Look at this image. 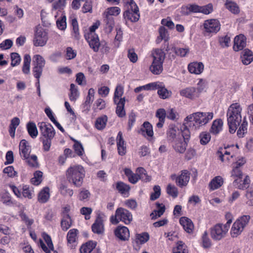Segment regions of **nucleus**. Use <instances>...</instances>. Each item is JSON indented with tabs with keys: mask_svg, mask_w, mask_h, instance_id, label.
<instances>
[{
	"mask_svg": "<svg viewBox=\"0 0 253 253\" xmlns=\"http://www.w3.org/2000/svg\"><path fill=\"white\" fill-rule=\"evenodd\" d=\"M213 117L212 112H197L192 113L184 119L185 127L196 129L208 124Z\"/></svg>",
	"mask_w": 253,
	"mask_h": 253,
	"instance_id": "f257e3e1",
	"label": "nucleus"
},
{
	"mask_svg": "<svg viewBox=\"0 0 253 253\" xmlns=\"http://www.w3.org/2000/svg\"><path fill=\"white\" fill-rule=\"evenodd\" d=\"M242 108L238 103L231 104L226 112L227 125L230 133H234L242 122Z\"/></svg>",
	"mask_w": 253,
	"mask_h": 253,
	"instance_id": "f03ea898",
	"label": "nucleus"
},
{
	"mask_svg": "<svg viewBox=\"0 0 253 253\" xmlns=\"http://www.w3.org/2000/svg\"><path fill=\"white\" fill-rule=\"evenodd\" d=\"M66 6V0H57L52 3L51 13L55 18L57 19L56 25L57 28L62 31H64L67 27L66 17L64 13V8Z\"/></svg>",
	"mask_w": 253,
	"mask_h": 253,
	"instance_id": "7ed1b4c3",
	"label": "nucleus"
},
{
	"mask_svg": "<svg viewBox=\"0 0 253 253\" xmlns=\"http://www.w3.org/2000/svg\"><path fill=\"white\" fill-rule=\"evenodd\" d=\"M85 173V170L81 165H72L67 169L66 177L70 183L79 187L83 184Z\"/></svg>",
	"mask_w": 253,
	"mask_h": 253,
	"instance_id": "20e7f679",
	"label": "nucleus"
},
{
	"mask_svg": "<svg viewBox=\"0 0 253 253\" xmlns=\"http://www.w3.org/2000/svg\"><path fill=\"white\" fill-rule=\"evenodd\" d=\"M151 57L152 61L149 67V70L154 75H160L163 71V65L166 54L161 49H155L151 52Z\"/></svg>",
	"mask_w": 253,
	"mask_h": 253,
	"instance_id": "39448f33",
	"label": "nucleus"
},
{
	"mask_svg": "<svg viewBox=\"0 0 253 253\" xmlns=\"http://www.w3.org/2000/svg\"><path fill=\"white\" fill-rule=\"evenodd\" d=\"M218 153L222 162L227 164L233 163V167L240 169L246 163V160L243 157L237 158L234 153L230 152L228 148H224L220 151H218Z\"/></svg>",
	"mask_w": 253,
	"mask_h": 253,
	"instance_id": "423d86ee",
	"label": "nucleus"
},
{
	"mask_svg": "<svg viewBox=\"0 0 253 253\" xmlns=\"http://www.w3.org/2000/svg\"><path fill=\"white\" fill-rule=\"evenodd\" d=\"M184 128L183 129L182 137L171 143L172 148L179 154H183L185 152L191 136L189 128Z\"/></svg>",
	"mask_w": 253,
	"mask_h": 253,
	"instance_id": "0eeeda50",
	"label": "nucleus"
},
{
	"mask_svg": "<svg viewBox=\"0 0 253 253\" xmlns=\"http://www.w3.org/2000/svg\"><path fill=\"white\" fill-rule=\"evenodd\" d=\"M250 218L249 215H244L237 218L231 227L230 232L231 236L236 238L240 235L248 224Z\"/></svg>",
	"mask_w": 253,
	"mask_h": 253,
	"instance_id": "6e6552de",
	"label": "nucleus"
},
{
	"mask_svg": "<svg viewBox=\"0 0 253 253\" xmlns=\"http://www.w3.org/2000/svg\"><path fill=\"white\" fill-rule=\"evenodd\" d=\"M232 219H229L225 224L218 223L211 230V237L214 240L219 241L224 238L227 234Z\"/></svg>",
	"mask_w": 253,
	"mask_h": 253,
	"instance_id": "1a4fd4ad",
	"label": "nucleus"
},
{
	"mask_svg": "<svg viewBox=\"0 0 253 253\" xmlns=\"http://www.w3.org/2000/svg\"><path fill=\"white\" fill-rule=\"evenodd\" d=\"M132 220V215L130 212L123 208H118L114 215L110 217V221L113 224H117L120 221L124 222L126 224H128Z\"/></svg>",
	"mask_w": 253,
	"mask_h": 253,
	"instance_id": "9d476101",
	"label": "nucleus"
},
{
	"mask_svg": "<svg viewBox=\"0 0 253 253\" xmlns=\"http://www.w3.org/2000/svg\"><path fill=\"white\" fill-rule=\"evenodd\" d=\"M124 172L129 181L132 184L136 183L139 179L145 181L150 180V177L147 175L145 169L143 168H138L136 170L137 173H133L129 169H125Z\"/></svg>",
	"mask_w": 253,
	"mask_h": 253,
	"instance_id": "9b49d317",
	"label": "nucleus"
},
{
	"mask_svg": "<svg viewBox=\"0 0 253 253\" xmlns=\"http://www.w3.org/2000/svg\"><path fill=\"white\" fill-rule=\"evenodd\" d=\"M185 121L179 129L174 125H170L167 131V138L168 141L170 143L182 137L183 129L185 128Z\"/></svg>",
	"mask_w": 253,
	"mask_h": 253,
	"instance_id": "f8f14e48",
	"label": "nucleus"
},
{
	"mask_svg": "<svg viewBox=\"0 0 253 253\" xmlns=\"http://www.w3.org/2000/svg\"><path fill=\"white\" fill-rule=\"evenodd\" d=\"M48 40L47 33L42 28H38L33 39V44L36 46H44Z\"/></svg>",
	"mask_w": 253,
	"mask_h": 253,
	"instance_id": "ddd939ff",
	"label": "nucleus"
},
{
	"mask_svg": "<svg viewBox=\"0 0 253 253\" xmlns=\"http://www.w3.org/2000/svg\"><path fill=\"white\" fill-rule=\"evenodd\" d=\"M203 26L205 32L208 34H216L220 29V23L219 21L215 19L205 20Z\"/></svg>",
	"mask_w": 253,
	"mask_h": 253,
	"instance_id": "4468645a",
	"label": "nucleus"
},
{
	"mask_svg": "<svg viewBox=\"0 0 253 253\" xmlns=\"http://www.w3.org/2000/svg\"><path fill=\"white\" fill-rule=\"evenodd\" d=\"M38 125L42 136V138H53L55 131L51 124L42 122L39 123Z\"/></svg>",
	"mask_w": 253,
	"mask_h": 253,
	"instance_id": "2eb2a0df",
	"label": "nucleus"
},
{
	"mask_svg": "<svg viewBox=\"0 0 253 253\" xmlns=\"http://www.w3.org/2000/svg\"><path fill=\"white\" fill-rule=\"evenodd\" d=\"M42 237L43 238L45 243L47 245L44 243L43 241L41 239L39 240V245L42 249V250L45 253H51L52 251L54 252V253H58L56 251H54V246L51 240L50 237L45 233L42 234Z\"/></svg>",
	"mask_w": 253,
	"mask_h": 253,
	"instance_id": "dca6fc26",
	"label": "nucleus"
},
{
	"mask_svg": "<svg viewBox=\"0 0 253 253\" xmlns=\"http://www.w3.org/2000/svg\"><path fill=\"white\" fill-rule=\"evenodd\" d=\"M106 220V216L103 213L99 214L91 226L93 233L97 234H102L104 231V221Z\"/></svg>",
	"mask_w": 253,
	"mask_h": 253,
	"instance_id": "f3484780",
	"label": "nucleus"
},
{
	"mask_svg": "<svg viewBox=\"0 0 253 253\" xmlns=\"http://www.w3.org/2000/svg\"><path fill=\"white\" fill-rule=\"evenodd\" d=\"M171 178L172 179H175V182L177 185L182 188L188 184L190 178V173L187 170H183L181 171V174L179 175L178 176L172 175Z\"/></svg>",
	"mask_w": 253,
	"mask_h": 253,
	"instance_id": "a211bd4d",
	"label": "nucleus"
},
{
	"mask_svg": "<svg viewBox=\"0 0 253 253\" xmlns=\"http://www.w3.org/2000/svg\"><path fill=\"white\" fill-rule=\"evenodd\" d=\"M84 37L90 48L95 52L98 51L100 45L98 35L96 34H84Z\"/></svg>",
	"mask_w": 253,
	"mask_h": 253,
	"instance_id": "6ab92c4d",
	"label": "nucleus"
},
{
	"mask_svg": "<svg viewBox=\"0 0 253 253\" xmlns=\"http://www.w3.org/2000/svg\"><path fill=\"white\" fill-rule=\"evenodd\" d=\"M19 154L22 159L27 158L31 152V147L29 142L25 139L22 140L19 145Z\"/></svg>",
	"mask_w": 253,
	"mask_h": 253,
	"instance_id": "aec40b11",
	"label": "nucleus"
},
{
	"mask_svg": "<svg viewBox=\"0 0 253 253\" xmlns=\"http://www.w3.org/2000/svg\"><path fill=\"white\" fill-rule=\"evenodd\" d=\"M115 236L122 241L127 240L129 237L128 229L124 226H118L114 231Z\"/></svg>",
	"mask_w": 253,
	"mask_h": 253,
	"instance_id": "412c9836",
	"label": "nucleus"
},
{
	"mask_svg": "<svg viewBox=\"0 0 253 253\" xmlns=\"http://www.w3.org/2000/svg\"><path fill=\"white\" fill-rule=\"evenodd\" d=\"M246 45V38L244 35L240 34L235 37L233 48L235 51L242 50Z\"/></svg>",
	"mask_w": 253,
	"mask_h": 253,
	"instance_id": "4be33fe9",
	"label": "nucleus"
},
{
	"mask_svg": "<svg viewBox=\"0 0 253 253\" xmlns=\"http://www.w3.org/2000/svg\"><path fill=\"white\" fill-rule=\"evenodd\" d=\"M204 69V65L201 62H193L189 64L188 70L189 72L193 74L200 75Z\"/></svg>",
	"mask_w": 253,
	"mask_h": 253,
	"instance_id": "5701e85b",
	"label": "nucleus"
},
{
	"mask_svg": "<svg viewBox=\"0 0 253 253\" xmlns=\"http://www.w3.org/2000/svg\"><path fill=\"white\" fill-rule=\"evenodd\" d=\"M79 231L77 229H70L67 234V240L68 246L73 248L75 246L78 239Z\"/></svg>",
	"mask_w": 253,
	"mask_h": 253,
	"instance_id": "b1692460",
	"label": "nucleus"
},
{
	"mask_svg": "<svg viewBox=\"0 0 253 253\" xmlns=\"http://www.w3.org/2000/svg\"><path fill=\"white\" fill-rule=\"evenodd\" d=\"M116 141L119 154L121 156L125 155L126 152V145L121 131L118 132Z\"/></svg>",
	"mask_w": 253,
	"mask_h": 253,
	"instance_id": "393cba45",
	"label": "nucleus"
},
{
	"mask_svg": "<svg viewBox=\"0 0 253 253\" xmlns=\"http://www.w3.org/2000/svg\"><path fill=\"white\" fill-rule=\"evenodd\" d=\"M140 132L143 136L150 140L154 135L152 125L148 122H145L141 126Z\"/></svg>",
	"mask_w": 253,
	"mask_h": 253,
	"instance_id": "a878e982",
	"label": "nucleus"
},
{
	"mask_svg": "<svg viewBox=\"0 0 253 253\" xmlns=\"http://www.w3.org/2000/svg\"><path fill=\"white\" fill-rule=\"evenodd\" d=\"M250 183L249 177L247 175L242 180V178L235 179L233 182V184L236 188L241 190H245L249 188Z\"/></svg>",
	"mask_w": 253,
	"mask_h": 253,
	"instance_id": "bb28decb",
	"label": "nucleus"
},
{
	"mask_svg": "<svg viewBox=\"0 0 253 253\" xmlns=\"http://www.w3.org/2000/svg\"><path fill=\"white\" fill-rule=\"evenodd\" d=\"M223 126V121L220 119H216L213 121L210 132L212 134L216 135L222 130Z\"/></svg>",
	"mask_w": 253,
	"mask_h": 253,
	"instance_id": "cd10ccee",
	"label": "nucleus"
},
{
	"mask_svg": "<svg viewBox=\"0 0 253 253\" xmlns=\"http://www.w3.org/2000/svg\"><path fill=\"white\" fill-rule=\"evenodd\" d=\"M158 85L156 86L155 89H158V94L162 99H165L170 96L171 92L169 91L165 87L163 83L161 82H155Z\"/></svg>",
	"mask_w": 253,
	"mask_h": 253,
	"instance_id": "c85d7f7f",
	"label": "nucleus"
},
{
	"mask_svg": "<svg viewBox=\"0 0 253 253\" xmlns=\"http://www.w3.org/2000/svg\"><path fill=\"white\" fill-rule=\"evenodd\" d=\"M180 94L191 99H194L199 97L194 87H187L181 90Z\"/></svg>",
	"mask_w": 253,
	"mask_h": 253,
	"instance_id": "c756f323",
	"label": "nucleus"
},
{
	"mask_svg": "<svg viewBox=\"0 0 253 253\" xmlns=\"http://www.w3.org/2000/svg\"><path fill=\"white\" fill-rule=\"evenodd\" d=\"M179 222L187 233H191L193 232L194 226L190 219L186 217H182L180 218Z\"/></svg>",
	"mask_w": 253,
	"mask_h": 253,
	"instance_id": "7c9ffc66",
	"label": "nucleus"
},
{
	"mask_svg": "<svg viewBox=\"0 0 253 253\" xmlns=\"http://www.w3.org/2000/svg\"><path fill=\"white\" fill-rule=\"evenodd\" d=\"M241 59L244 65H249L253 61V52L249 49H244L241 54Z\"/></svg>",
	"mask_w": 253,
	"mask_h": 253,
	"instance_id": "2f4dec72",
	"label": "nucleus"
},
{
	"mask_svg": "<svg viewBox=\"0 0 253 253\" xmlns=\"http://www.w3.org/2000/svg\"><path fill=\"white\" fill-rule=\"evenodd\" d=\"M223 178L220 176L214 177L209 184V188L211 190H214L220 188L223 184Z\"/></svg>",
	"mask_w": 253,
	"mask_h": 253,
	"instance_id": "473e14b6",
	"label": "nucleus"
},
{
	"mask_svg": "<svg viewBox=\"0 0 253 253\" xmlns=\"http://www.w3.org/2000/svg\"><path fill=\"white\" fill-rule=\"evenodd\" d=\"M156 209L150 214L152 219H156L161 216L165 211V206L163 204L157 203Z\"/></svg>",
	"mask_w": 253,
	"mask_h": 253,
	"instance_id": "72a5a7b5",
	"label": "nucleus"
},
{
	"mask_svg": "<svg viewBox=\"0 0 253 253\" xmlns=\"http://www.w3.org/2000/svg\"><path fill=\"white\" fill-rule=\"evenodd\" d=\"M50 197L49 189L47 187H44L39 192L38 200L41 203H45Z\"/></svg>",
	"mask_w": 253,
	"mask_h": 253,
	"instance_id": "f704fd0d",
	"label": "nucleus"
},
{
	"mask_svg": "<svg viewBox=\"0 0 253 253\" xmlns=\"http://www.w3.org/2000/svg\"><path fill=\"white\" fill-rule=\"evenodd\" d=\"M124 17L125 19L132 22H136L140 18L139 11H132L130 10H126L124 13Z\"/></svg>",
	"mask_w": 253,
	"mask_h": 253,
	"instance_id": "c9c22d12",
	"label": "nucleus"
},
{
	"mask_svg": "<svg viewBox=\"0 0 253 253\" xmlns=\"http://www.w3.org/2000/svg\"><path fill=\"white\" fill-rule=\"evenodd\" d=\"M156 116L159 119V122L156 124V126L159 128H162L167 116L165 110L162 108L158 109L156 113Z\"/></svg>",
	"mask_w": 253,
	"mask_h": 253,
	"instance_id": "e433bc0d",
	"label": "nucleus"
},
{
	"mask_svg": "<svg viewBox=\"0 0 253 253\" xmlns=\"http://www.w3.org/2000/svg\"><path fill=\"white\" fill-rule=\"evenodd\" d=\"M26 128L28 134L32 138H35L38 135V131L36 124L33 122H30L26 125Z\"/></svg>",
	"mask_w": 253,
	"mask_h": 253,
	"instance_id": "4c0bfd02",
	"label": "nucleus"
},
{
	"mask_svg": "<svg viewBox=\"0 0 253 253\" xmlns=\"http://www.w3.org/2000/svg\"><path fill=\"white\" fill-rule=\"evenodd\" d=\"M20 119L18 117H14L11 120L8 131L10 135L13 138L15 136V130L20 124Z\"/></svg>",
	"mask_w": 253,
	"mask_h": 253,
	"instance_id": "58836bf2",
	"label": "nucleus"
},
{
	"mask_svg": "<svg viewBox=\"0 0 253 253\" xmlns=\"http://www.w3.org/2000/svg\"><path fill=\"white\" fill-rule=\"evenodd\" d=\"M241 124L239 126V129L237 130V134L240 138L243 137L248 131V122L246 118H244L243 121L242 120Z\"/></svg>",
	"mask_w": 253,
	"mask_h": 253,
	"instance_id": "ea45409f",
	"label": "nucleus"
},
{
	"mask_svg": "<svg viewBox=\"0 0 253 253\" xmlns=\"http://www.w3.org/2000/svg\"><path fill=\"white\" fill-rule=\"evenodd\" d=\"M31 58L30 55L25 54L24 57L22 72L24 74L28 75L30 72V64Z\"/></svg>",
	"mask_w": 253,
	"mask_h": 253,
	"instance_id": "a19ab883",
	"label": "nucleus"
},
{
	"mask_svg": "<svg viewBox=\"0 0 253 253\" xmlns=\"http://www.w3.org/2000/svg\"><path fill=\"white\" fill-rule=\"evenodd\" d=\"M96 242L89 241L83 245L80 248L81 253H90L96 247Z\"/></svg>",
	"mask_w": 253,
	"mask_h": 253,
	"instance_id": "79ce46f5",
	"label": "nucleus"
},
{
	"mask_svg": "<svg viewBox=\"0 0 253 253\" xmlns=\"http://www.w3.org/2000/svg\"><path fill=\"white\" fill-rule=\"evenodd\" d=\"M117 105L116 112L119 117H123L125 116L126 112L124 109L125 99L120 100L119 102H115Z\"/></svg>",
	"mask_w": 253,
	"mask_h": 253,
	"instance_id": "37998d69",
	"label": "nucleus"
},
{
	"mask_svg": "<svg viewBox=\"0 0 253 253\" xmlns=\"http://www.w3.org/2000/svg\"><path fill=\"white\" fill-rule=\"evenodd\" d=\"M168 51L169 50H171L172 52H174L175 54L180 57H185L189 52V49L188 47L184 48H177L175 47H172L171 48H169L167 47L166 49Z\"/></svg>",
	"mask_w": 253,
	"mask_h": 253,
	"instance_id": "c03bdc74",
	"label": "nucleus"
},
{
	"mask_svg": "<svg viewBox=\"0 0 253 253\" xmlns=\"http://www.w3.org/2000/svg\"><path fill=\"white\" fill-rule=\"evenodd\" d=\"M121 12V9L118 7H111L108 8L104 12L103 15L105 18H112L111 16H117Z\"/></svg>",
	"mask_w": 253,
	"mask_h": 253,
	"instance_id": "a18cd8bd",
	"label": "nucleus"
},
{
	"mask_svg": "<svg viewBox=\"0 0 253 253\" xmlns=\"http://www.w3.org/2000/svg\"><path fill=\"white\" fill-rule=\"evenodd\" d=\"M159 37H158L156 42L160 43L162 40L167 42L169 39V36L167 30L164 27H161L159 30Z\"/></svg>",
	"mask_w": 253,
	"mask_h": 253,
	"instance_id": "49530a36",
	"label": "nucleus"
},
{
	"mask_svg": "<svg viewBox=\"0 0 253 253\" xmlns=\"http://www.w3.org/2000/svg\"><path fill=\"white\" fill-rule=\"evenodd\" d=\"M172 253H188L186 246L181 241L178 242L172 249Z\"/></svg>",
	"mask_w": 253,
	"mask_h": 253,
	"instance_id": "de8ad7c7",
	"label": "nucleus"
},
{
	"mask_svg": "<svg viewBox=\"0 0 253 253\" xmlns=\"http://www.w3.org/2000/svg\"><path fill=\"white\" fill-rule=\"evenodd\" d=\"M71 25L72 27V36L75 39L78 40L80 38V33L79 30L78 23L76 18L72 19Z\"/></svg>",
	"mask_w": 253,
	"mask_h": 253,
	"instance_id": "09e8293b",
	"label": "nucleus"
},
{
	"mask_svg": "<svg viewBox=\"0 0 253 253\" xmlns=\"http://www.w3.org/2000/svg\"><path fill=\"white\" fill-rule=\"evenodd\" d=\"M72 221L70 215L63 216L61 221V226L63 230L67 231L72 225Z\"/></svg>",
	"mask_w": 253,
	"mask_h": 253,
	"instance_id": "8fccbe9b",
	"label": "nucleus"
},
{
	"mask_svg": "<svg viewBox=\"0 0 253 253\" xmlns=\"http://www.w3.org/2000/svg\"><path fill=\"white\" fill-rule=\"evenodd\" d=\"M124 93V88L123 87L119 84L117 86L115 92H114V102H119V100L125 99V98H122V96Z\"/></svg>",
	"mask_w": 253,
	"mask_h": 253,
	"instance_id": "3c124183",
	"label": "nucleus"
},
{
	"mask_svg": "<svg viewBox=\"0 0 253 253\" xmlns=\"http://www.w3.org/2000/svg\"><path fill=\"white\" fill-rule=\"evenodd\" d=\"M34 66L43 68L45 64V61L43 57L39 54L35 55L33 57Z\"/></svg>",
	"mask_w": 253,
	"mask_h": 253,
	"instance_id": "603ef678",
	"label": "nucleus"
},
{
	"mask_svg": "<svg viewBox=\"0 0 253 253\" xmlns=\"http://www.w3.org/2000/svg\"><path fill=\"white\" fill-rule=\"evenodd\" d=\"M207 85V82L206 80L203 79H199V82L197 84V87H195V89L199 96L202 92L206 90Z\"/></svg>",
	"mask_w": 253,
	"mask_h": 253,
	"instance_id": "864d4df0",
	"label": "nucleus"
},
{
	"mask_svg": "<svg viewBox=\"0 0 253 253\" xmlns=\"http://www.w3.org/2000/svg\"><path fill=\"white\" fill-rule=\"evenodd\" d=\"M158 85L156 83H151L144 85L140 86L135 88L134 90L135 93H138L142 90H155L156 86Z\"/></svg>",
	"mask_w": 253,
	"mask_h": 253,
	"instance_id": "5fc2aeb1",
	"label": "nucleus"
},
{
	"mask_svg": "<svg viewBox=\"0 0 253 253\" xmlns=\"http://www.w3.org/2000/svg\"><path fill=\"white\" fill-rule=\"evenodd\" d=\"M150 236L147 232H143L136 235V242L138 244H143L149 239Z\"/></svg>",
	"mask_w": 253,
	"mask_h": 253,
	"instance_id": "6e6d98bb",
	"label": "nucleus"
},
{
	"mask_svg": "<svg viewBox=\"0 0 253 253\" xmlns=\"http://www.w3.org/2000/svg\"><path fill=\"white\" fill-rule=\"evenodd\" d=\"M107 120V117L105 115L97 118L95 124L96 128L99 130L103 129L106 126Z\"/></svg>",
	"mask_w": 253,
	"mask_h": 253,
	"instance_id": "4d7b16f0",
	"label": "nucleus"
},
{
	"mask_svg": "<svg viewBox=\"0 0 253 253\" xmlns=\"http://www.w3.org/2000/svg\"><path fill=\"white\" fill-rule=\"evenodd\" d=\"M79 91L76 85L72 84L70 85V93L69 94L70 100L71 101H75L79 96Z\"/></svg>",
	"mask_w": 253,
	"mask_h": 253,
	"instance_id": "13d9d810",
	"label": "nucleus"
},
{
	"mask_svg": "<svg viewBox=\"0 0 253 253\" xmlns=\"http://www.w3.org/2000/svg\"><path fill=\"white\" fill-rule=\"evenodd\" d=\"M26 163L31 167L37 168L38 167L39 164L38 162V158L35 155H32L28 156L27 158H24Z\"/></svg>",
	"mask_w": 253,
	"mask_h": 253,
	"instance_id": "bf43d9fd",
	"label": "nucleus"
},
{
	"mask_svg": "<svg viewBox=\"0 0 253 253\" xmlns=\"http://www.w3.org/2000/svg\"><path fill=\"white\" fill-rule=\"evenodd\" d=\"M105 31L106 33H110L114 27L115 23L113 18H105Z\"/></svg>",
	"mask_w": 253,
	"mask_h": 253,
	"instance_id": "052dcab7",
	"label": "nucleus"
},
{
	"mask_svg": "<svg viewBox=\"0 0 253 253\" xmlns=\"http://www.w3.org/2000/svg\"><path fill=\"white\" fill-rule=\"evenodd\" d=\"M1 201L5 205L12 206L15 205V202L11 199L10 194L8 193H4L1 196Z\"/></svg>",
	"mask_w": 253,
	"mask_h": 253,
	"instance_id": "680f3d73",
	"label": "nucleus"
},
{
	"mask_svg": "<svg viewBox=\"0 0 253 253\" xmlns=\"http://www.w3.org/2000/svg\"><path fill=\"white\" fill-rule=\"evenodd\" d=\"M225 6L227 9L234 14H237L239 11L238 5L234 2L227 0L225 2Z\"/></svg>",
	"mask_w": 253,
	"mask_h": 253,
	"instance_id": "e2e57ef3",
	"label": "nucleus"
},
{
	"mask_svg": "<svg viewBox=\"0 0 253 253\" xmlns=\"http://www.w3.org/2000/svg\"><path fill=\"white\" fill-rule=\"evenodd\" d=\"M42 180V172L37 171L34 173V177L31 179V182L35 185H38Z\"/></svg>",
	"mask_w": 253,
	"mask_h": 253,
	"instance_id": "0e129e2a",
	"label": "nucleus"
},
{
	"mask_svg": "<svg viewBox=\"0 0 253 253\" xmlns=\"http://www.w3.org/2000/svg\"><path fill=\"white\" fill-rule=\"evenodd\" d=\"M167 192L174 198L177 197L178 194L177 188L174 185L170 184L167 186Z\"/></svg>",
	"mask_w": 253,
	"mask_h": 253,
	"instance_id": "69168bd1",
	"label": "nucleus"
},
{
	"mask_svg": "<svg viewBox=\"0 0 253 253\" xmlns=\"http://www.w3.org/2000/svg\"><path fill=\"white\" fill-rule=\"evenodd\" d=\"M117 190L122 194H126L129 190L130 187L127 184L119 182L117 184Z\"/></svg>",
	"mask_w": 253,
	"mask_h": 253,
	"instance_id": "338daca9",
	"label": "nucleus"
},
{
	"mask_svg": "<svg viewBox=\"0 0 253 253\" xmlns=\"http://www.w3.org/2000/svg\"><path fill=\"white\" fill-rule=\"evenodd\" d=\"M90 194L88 190L85 189H82L79 194V199L81 201H87L89 199Z\"/></svg>",
	"mask_w": 253,
	"mask_h": 253,
	"instance_id": "774afa93",
	"label": "nucleus"
}]
</instances>
